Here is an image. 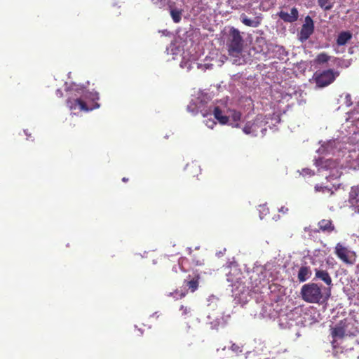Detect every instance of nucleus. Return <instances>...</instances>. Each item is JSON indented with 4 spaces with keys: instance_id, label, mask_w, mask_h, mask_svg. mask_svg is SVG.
<instances>
[{
    "instance_id": "nucleus-1",
    "label": "nucleus",
    "mask_w": 359,
    "mask_h": 359,
    "mask_svg": "<svg viewBox=\"0 0 359 359\" xmlns=\"http://www.w3.org/2000/svg\"><path fill=\"white\" fill-rule=\"evenodd\" d=\"M330 331L332 339L331 343L334 353H337L340 350L343 353L348 350V348L344 350V348L341 346L345 339L355 337L359 334L358 322L353 316L348 315L335 324L330 325ZM352 349V347L349 348V350Z\"/></svg>"
},
{
    "instance_id": "nucleus-2",
    "label": "nucleus",
    "mask_w": 359,
    "mask_h": 359,
    "mask_svg": "<svg viewBox=\"0 0 359 359\" xmlns=\"http://www.w3.org/2000/svg\"><path fill=\"white\" fill-rule=\"evenodd\" d=\"M76 95L79 97L69 98L67 104L72 110L79 109L80 111H88L100 107L97 102L99 100V94L97 92H88L84 88H76Z\"/></svg>"
},
{
    "instance_id": "nucleus-3",
    "label": "nucleus",
    "mask_w": 359,
    "mask_h": 359,
    "mask_svg": "<svg viewBox=\"0 0 359 359\" xmlns=\"http://www.w3.org/2000/svg\"><path fill=\"white\" fill-rule=\"evenodd\" d=\"M339 75L338 71L328 69L323 71H316L313 76V79L318 88H325L332 83Z\"/></svg>"
},
{
    "instance_id": "nucleus-4",
    "label": "nucleus",
    "mask_w": 359,
    "mask_h": 359,
    "mask_svg": "<svg viewBox=\"0 0 359 359\" xmlns=\"http://www.w3.org/2000/svg\"><path fill=\"white\" fill-rule=\"evenodd\" d=\"M302 299L309 303H318L323 298L321 288L316 283L304 285L301 289Z\"/></svg>"
},
{
    "instance_id": "nucleus-5",
    "label": "nucleus",
    "mask_w": 359,
    "mask_h": 359,
    "mask_svg": "<svg viewBox=\"0 0 359 359\" xmlns=\"http://www.w3.org/2000/svg\"><path fill=\"white\" fill-rule=\"evenodd\" d=\"M243 40L238 29L231 27L229 32L228 51L230 55L238 56L242 52Z\"/></svg>"
},
{
    "instance_id": "nucleus-6",
    "label": "nucleus",
    "mask_w": 359,
    "mask_h": 359,
    "mask_svg": "<svg viewBox=\"0 0 359 359\" xmlns=\"http://www.w3.org/2000/svg\"><path fill=\"white\" fill-rule=\"evenodd\" d=\"M265 126L262 118L257 116L253 121L246 123L243 130L247 135L257 136L259 133L264 135V131L266 130Z\"/></svg>"
},
{
    "instance_id": "nucleus-7",
    "label": "nucleus",
    "mask_w": 359,
    "mask_h": 359,
    "mask_svg": "<svg viewBox=\"0 0 359 359\" xmlns=\"http://www.w3.org/2000/svg\"><path fill=\"white\" fill-rule=\"evenodd\" d=\"M314 32V23L313 20L310 16L305 18V22L303 24L299 35V39L304 42L306 41Z\"/></svg>"
},
{
    "instance_id": "nucleus-8",
    "label": "nucleus",
    "mask_w": 359,
    "mask_h": 359,
    "mask_svg": "<svg viewBox=\"0 0 359 359\" xmlns=\"http://www.w3.org/2000/svg\"><path fill=\"white\" fill-rule=\"evenodd\" d=\"M348 250L341 243H338L334 248V253L337 257L340 259L343 262L347 264H353V262L348 258Z\"/></svg>"
},
{
    "instance_id": "nucleus-9",
    "label": "nucleus",
    "mask_w": 359,
    "mask_h": 359,
    "mask_svg": "<svg viewBox=\"0 0 359 359\" xmlns=\"http://www.w3.org/2000/svg\"><path fill=\"white\" fill-rule=\"evenodd\" d=\"M348 201L353 210L359 213V186L351 188L349 192Z\"/></svg>"
},
{
    "instance_id": "nucleus-10",
    "label": "nucleus",
    "mask_w": 359,
    "mask_h": 359,
    "mask_svg": "<svg viewBox=\"0 0 359 359\" xmlns=\"http://www.w3.org/2000/svg\"><path fill=\"white\" fill-rule=\"evenodd\" d=\"M315 280H320L327 286L331 287L332 284V278L328 271L323 269H315Z\"/></svg>"
},
{
    "instance_id": "nucleus-11",
    "label": "nucleus",
    "mask_w": 359,
    "mask_h": 359,
    "mask_svg": "<svg viewBox=\"0 0 359 359\" xmlns=\"http://www.w3.org/2000/svg\"><path fill=\"white\" fill-rule=\"evenodd\" d=\"M277 15L285 22L292 23L297 20L299 18V11L297 8L293 7L290 11V13L280 11L277 13Z\"/></svg>"
},
{
    "instance_id": "nucleus-12",
    "label": "nucleus",
    "mask_w": 359,
    "mask_h": 359,
    "mask_svg": "<svg viewBox=\"0 0 359 359\" xmlns=\"http://www.w3.org/2000/svg\"><path fill=\"white\" fill-rule=\"evenodd\" d=\"M199 279H200V276L198 274L195 275L191 278V276L189 275L188 279H185L184 280V286L187 287L188 289L190 290L191 292H194L198 287Z\"/></svg>"
},
{
    "instance_id": "nucleus-13",
    "label": "nucleus",
    "mask_w": 359,
    "mask_h": 359,
    "mask_svg": "<svg viewBox=\"0 0 359 359\" xmlns=\"http://www.w3.org/2000/svg\"><path fill=\"white\" fill-rule=\"evenodd\" d=\"M240 20L241 22L245 25L252 27H257L262 22L261 17L257 16L254 20H251L248 18V17L245 13H242L241 15Z\"/></svg>"
},
{
    "instance_id": "nucleus-14",
    "label": "nucleus",
    "mask_w": 359,
    "mask_h": 359,
    "mask_svg": "<svg viewBox=\"0 0 359 359\" xmlns=\"http://www.w3.org/2000/svg\"><path fill=\"white\" fill-rule=\"evenodd\" d=\"M318 231H321L325 233H331L334 231L335 227L331 219H321L318 224Z\"/></svg>"
},
{
    "instance_id": "nucleus-15",
    "label": "nucleus",
    "mask_w": 359,
    "mask_h": 359,
    "mask_svg": "<svg viewBox=\"0 0 359 359\" xmlns=\"http://www.w3.org/2000/svg\"><path fill=\"white\" fill-rule=\"evenodd\" d=\"M311 270L309 266H302L298 271L297 278L299 282H305L311 276Z\"/></svg>"
},
{
    "instance_id": "nucleus-16",
    "label": "nucleus",
    "mask_w": 359,
    "mask_h": 359,
    "mask_svg": "<svg viewBox=\"0 0 359 359\" xmlns=\"http://www.w3.org/2000/svg\"><path fill=\"white\" fill-rule=\"evenodd\" d=\"M352 38V34L348 31H344L339 34L337 39L338 46H344Z\"/></svg>"
},
{
    "instance_id": "nucleus-17",
    "label": "nucleus",
    "mask_w": 359,
    "mask_h": 359,
    "mask_svg": "<svg viewBox=\"0 0 359 359\" xmlns=\"http://www.w3.org/2000/svg\"><path fill=\"white\" fill-rule=\"evenodd\" d=\"M215 118L218 120L222 124H226L229 120V117L222 114V111L216 107L214 109Z\"/></svg>"
},
{
    "instance_id": "nucleus-18",
    "label": "nucleus",
    "mask_w": 359,
    "mask_h": 359,
    "mask_svg": "<svg viewBox=\"0 0 359 359\" xmlns=\"http://www.w3.org/2000/svg\"><path fill=\"white\" fill-rule=\"evenodd\" d=\"M330 57L326 53H320L317 55L313 62L315 65H323L327 63Z\"/></svg>"
},
{
    "instance_id": "nucleus-19",
    "label": "nucleus",
    "mask_w": 359,
    "mask_h": 359,
    "mask_svg": "<svg viewBox=\"0 0 359 359\" xmlns=\"http://www.w3.org/2000/svg\"><path fill=\"white\" fill-rule=\"evenodd\" d=\"M180 311H181V316L184 319L192 317V309L190 306L182 305L180 308Z\"/></svg>"
},
{
    "instance_id": "nucleus-20",
    "label": "nucleus",
    "mask_w": 359,
    "mask_h": 359,
    "mask_svg": "<svg viewBox=\"0 0 359 359\" xmlns=\"http://www.w3.org/2000/svg\"><path fill=\"white\" fill-rule=\"evenodd\" d=\"M231 118L232 121H233V123H231V125L233 127H236V128L238 127L239 126L238 121H240V119L241 118V113L239 111H231Z\"/></svg>"
},
{
    "instance_id": "nucleus-21",
    "label": "nucleus",
    "mask_w": 359,
    "mask_h": 359,
    "mask_svg": "<svg viewBox=\"0 0 359 359\" xmlns=\"http://www.w3.org/2000/svg\"><path fill=\"white\" fill-rule=\"evenodd\" d=\"M318 4L320 8L325 11H330L333 7V3L330 0H317Z\"/></svg>"
},
{
    "instance_id": "nucleus-22",
    "label": "nucleus",
    "mask_w": 359,
    "mask_h": 359,
    "mask_svg": "<svg viewBox=\"0 0 359 359\" xmlns=\"http://www.w3.org/2000/svg\"><path fill=\"white\" fill-rule=\"evenodd\" d=\"M187 294V290H176L175 292H170L169 294V296L170 297H173L174 298H175L176 299H182L184 298Z\"/></svg>"
},
{
    "instance_id": "nucleus-23",
    "label": "nucleus",
    "mask_w": 359,
    "mask_h": 359,
    "mask_svg": "<svg viewBox=\"0 0 359 359\" xmlns=\"http://www.w3.org/2000/svg\"><path fill=\"white\" fill-rule=\"evenodd\" d=\"M170 15L175 23H178L181 20L182 12L177 9H172L170 11Z\"/></svg>"
},
{
    "instance_id": "nucleus-24",
    "label": "nucleus",
    "mask_w": 359,
    "mask_h": 359,
    "mask_svg": "<svg viewBox=\"0 0 359 359\" xmlns=\"http://www.w3.org/2000/svg\"><path fill=\"white\" fill-rule=\"evenodd\" d=\"M344 103H345L346 107H350L353 104L352 100H351V96L349 94H348V93H346L345 95Z\"/></svg>"
},
{
    "instance_id": "nucleus-25",
    "label": "nucleus",
    "mask_w": 359,
    "mask_h": 359,
    "mask_svg": "<svg viewBox=\"0 0 359 359\" xmlns=\"http://www.w3.org/2000/svg\"><path fill=\"white\" fill-rule=\"evenodd\" d=\"M187 262V259L186 258H181L180 260H179V264L180 266H181L182 269L184 271H187V270L185 269L184 268V264L186 263Z\"/></svg>"
},
{
    "instance_id": "nucleus-26",
    "label": "nucleus",
    "mask_w": 359,
    "mask_h": 359,
    "mask_svg": "<svg viewBox=\"0 0 359 359\" xmlns=\"http://www.w3.org/2000/svg\"><path fill=\"white\" fill-rule=\"evenodd\" d=\"M278 211L283 214H287L289 212V208L285 206H282L278 209Z\"/></svg>"
},
{
    "instance_id": "nucleus-27",
    "label": "nucleus",
    "mask_w": 359,
    "mask_h": 359,
    "mask_svg": "<svg viewBox=\"0 0 359 359\" xmlns=\"http://www.w3.org/2000/svg\"><path fill=\"white\" fill-rule=\"evenodd\" d=\"M193 262H194V264L196 266H201L203 264V260H201V259L194 260L193 259Z\"/></svg>"
},
{
    "instance_id": "nucleus-28",
    "label": "nucleus",
    "mask_w": 359,
    "mask_h": 359,
    "mask_svg": "<svg viewBox=\"0 0 359 359\" xmlns=\"http://www.w3.org/2000/svg\"><path fill=\"white\" fill-rule=\"evenodd\" d=\"M303 172H305L306 175H313L314 174L313 172L309 169L303 170Z\"/></svg>"
},
{
    "instance_id": "nucleus-29",
    "label": "nucleus",
    "mask_w": 359,
    "mask_h": 359,
    "mask_svg": "<svg viewBox=\"0 0 359 359\" xmlns=\"http://www.w3.org/2000/svg\"><path fill=\"white\" fill-rule=\"evenodd\" d=\"M320 189H322V191H327V192H330L331 195L333 194V191H332L330 189H329L326 187H324V188L320 187Z\"/></svg>"
},
{
    "instance_id": "nucleus-30",
    "label": "nucleus",
    "mask_w": 359,
    "mask_h": 359,
    "mask_svg": "<svg viewBox=\"0 0 359 359\" xmlns=\"http://www.w3.org/2000/svg\"><path fill=\"white\" fill-rule=\"evenodd\" d=\"M260 208L259 211H262H262H268V208L265 205L260 206Z\"/></svg>"
},
{
    "instance_id": "nucleus-31",
    "label": "nucleus",
    "mask_w": 359,
    "mask_h": 359,
    "mask_svg": "<svg viewBox=\"0 0 359 359\" xmlns=\"http://www.w3.org/2000/svg\"><path fill=\"white\" fill-rule=\"evenodd\" d=\"M355 273H356L357 277H358V278L359 280V264L356 266Z\"/></svg>"
},
{
    "instance_id": "nucleus-32",
    "label": "nucleus",
    "mask_w": 359,
    "mask_h": 359,
    "mask_svg": "<svg viewBox=\"0 0 359 359\" xmlns=\"http://www.w3.org/2000/svg\"><path fill=\"white\" fill-rule=\"evenodd\" d=\"M122 181H123V182H127L128 181V178H127V177H123V178H122Z\"/></svg>"
},
{
    "instance_id": "nucleus-33",
    "label": "nucleus",
    "mask_w": 359,
    "mask_h": 359,
    "mask_svg": "<svg viewBox=\"0 0 359 359\" xmlns=\"http://www.w3.org/2000/svg\"><path fill=\"white\" fill-rule=\"evenodd\" d=\"M215 124H216V123H215V122L212 121V124H211V126H209V127H210V128H212V126H213V125H215Z\"/></svg>"
},
{
    "instance_id": "nucleus-34",
    "label": "nucleus",
    "mask_w": 359,
    "mask_h": 359,
    "mask_svg": "<svg viewBox=\"0 0 359 359\" xmlns=\"http://www.w3.org/2000/svg\"><path fill=\"white\" fill-rule=\"evenodd\" d=\"M316 189L317 191H320V189H318V187H316Z\"/></svg>"
}]
</instances>
